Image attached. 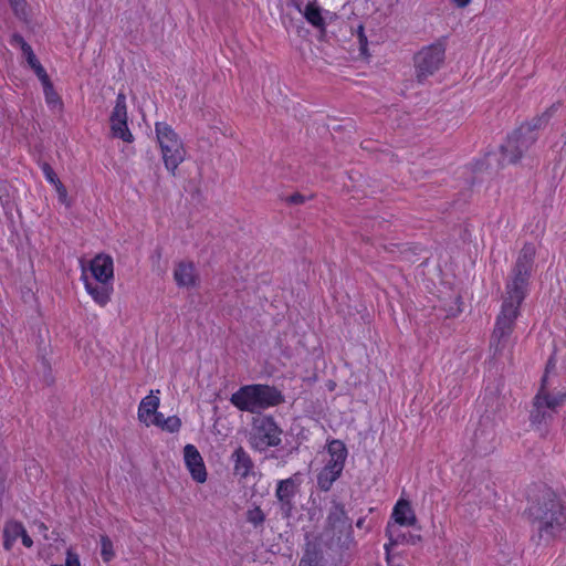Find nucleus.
Segmentation results:
<instances>
[{"mask_svg": "<svg viewBox=\"0 0 566 566\" xmlns=\"http://www.w3.org/2000/svg\"><path fill=\"white\" fill-rule=\"evenodd\" d=\"M43 85V91H44V96H45V101L46 103L52 106V107H56V106H61V99H60V96L57 95V93L54 91L53 88V85L51 83V81H48L45 83H42Z\"/></svg>", "mask_w": 566, "mask_h": 566, "instance_id": "26", "label": "nucleus"}, {"mask_svg": "<svg viewBox=\"0 0 566 566\" xmlns=\"http://www.w3.org/2000/svg\"><path fill=\"white\" fill-rule=\"evenodd\" d=\"M535 253L533 244H524L506 282L501 312L497 315L491 338L494 355H501L509 346L515 319L520 314V306L527 294Z\"/></svg>", "mask_w": 566, "mask_h": 566, "instance_id": "1", "label": "nucleus"}, {"mask_svg": "<svg viewBox=\"0 0 566 566\" xmlns=\"http://www.w3.org/2000/svg\"><path fill=\"white\" fill-rule=\"evenodd\" d=\"M531 515L537 521L538 533L546 539L566 536V506L551 490H544L537 502L530 507Z\"/></svg>", "mask_w": 566, "mask_h": 566, "instance_id": "2", "label": "nucleus"}, {"mask_svg": "<svg viewBox=\"0 0 566 566\" xmlns=\"http://www.w3.org/2000/svg\"><path fill=\"white\" fill-rule=\"evenodd\" d=\"M24 531V526L15 521H10L6 523L4 530H3V536H4V548L11 549L14 542L21 537V534Z\"/></svg>", "mask_w": 566, "mask_h": 566, "instance_id": "21", "label": "nucleus"}, {"mask_svg": "<svg viewBox=\"0 0 566 566\" xmlns=\"http://www.w3.org/2000/svg\"><path fill=\"white\" fill-rule=\"evenodd\" d=\"M83 281L87 293L92 296V298L101 306H105L113 293V284L104 283V282H93L91 281L85 273H83Z\"/></svg>", "mask_w": 566, "mask_h": 566, "instance_id": "14", "label": "nucleus"}, {"mask_svg": "<svg viewBox=\"0 0 566 566\" xmlns=\"http://www.w3.org/2000/svg\"><path fill=\"white\" fill-rule=\"evenodd\" d=\"M90 270L95 281L112 283L114 277V264L109 255H96L91 261Z\"/></svg>", "mask_w": 566, "mask_h": 566, "instance_id": "13", "label": "nucleus"}, {"mask_svg": "<svg viewBox=\"0 0 566 566\" xmlns=\"http://www.w3.org/2000/svg\"><path fill=\"white\" fill-rule=\"evenodd\" d=\"M231 460L233 462V472L235 475L244 479L252 473L254 468L253 461L242 447H238L233 451Z\"/></svg>", "mask_w": 566, "mask_h": 566, "instance_id": "17", "label": "nucleus"}, {"mask_svg": "<svg viewBox=\"0 0 566 566\" xmlns=\"http://www.w3.org/2000/svg\"><path fill=\"white\" fill-rule=\"evenodd\" d=\"M10 4L13 8L15 13L24 12V7H25L24 0H10Z\"/></svg>", "mask_w": 566, "mask_h": 566, "instance_id": "37", "label": "nucleus"}, {"mask_svg": "<svg viewBox=\"0 0 566 566\" xmlns=\"http://www.w3.org/2000/svg\"><path fill=\"white\" fill-rule=\"evenodd\" d=\"M247 520L254 526H259V525L263 524V522L265 520V515L259 506H255L248 511Z\"/></svg>", "mask_w": 566, "mask_h": 566, "instance_id": "28", "label": "nucleus"}, {"mask_svg": "<svg viewBox=\"0 0 566 566\" xmlns=\"http://www.w3.org/2000/svg\"><path fill=\"white\" fill-rule=\"evenodd\" d=\"M159 390H151L150 395L144 397L138 407V419L146 426H150V417L158 411L160 399Z\"/></svg>", "mask_w": 566, "mask_h": 566, "instance_id": "16", "label": "nucleus"}, {"mask_svg": "<svg viewBox=\"0 0 566 566\" xmlns=\"http://www.w3.org/2000/svg\"><path fill=\"white\" fill-rule=\"evenodd\" d=\"M174 280L179 287L195 289L199 285V274L192 262H178L174 270Z\"/></svg>", "mask_w": 566, "mask_h": 566, "instance_id": "12", "label": "nucleus"}, {"mask_svg": "<svg viewBox=\"0 0 566 566\" xmlns=\"http://www.w3.org/2000/svg\"><path fill=\"white\" fill-rule=\"evenodd\" d=\"M342 473L324 467L317 475V486L321 491L327 492Z\"/></svg>", "mask_w": 566, "mask_h": 566, "instance_id": "22", "label": "nucleus"}, {"mask_svg": "<svg viewBox=\"0 0 566 566\" xmlns=\"http://www.w3.org/2000/svg\"><path fill=\"white\" fill-rule=\"evenodd\" d=\"M53 186H54V188H55V190L57 192L60 201L65 203L66 199H67V190H66V188L63 186V184L61 181L56 182Z\"/></svg>", "mask_w": 566, "mask_h": 566, "instance_id": "34", "label": "nucleus"}, {"mask_svg": "<svg viewBox=\"0 0 566 566\" xmlns=\"http://www.w3.org/2000/svg\"><path fill=\"white\" fill-rule=\"evenodd\" d=\"M283 431L270 416L253 418L249 433V443L256 451H265L271 447H277L282 442Z\"/></svg>", "mask_w": 566, "mask_h": 566, "instance_id": "7", "label": "nucleus"}, {"mask_svg": "<svg viewBox=\"0 0 566 566\" xmlns=\"http://www.w3.org/2000/svg\"><path fill=\"white\" fill-rule=\"evenodd\" d=\"M21 539H22V543L25 547H31L33 542L31 539V537L28 535L27 531L24 530L23 533L21 534Z\"/></svg>", "mask_w": 566, "mask_h": 566, "instance_id": "39", "label": "nucleus"}, {"mask_svg": "<svg viewBox=\"0 0 566 566\" xmlns=\"http://www.w3.org/2000/svg\"><path fill=\"white\" fill-rule=\"evenodd\" d=\"M386 535L389 537V544L385 545V548L388 551L389 546H396L399 544H411L416 545L421 541V536L418 534H398L394 535L392 528L390 524L386 527Z\"/></svg>", "mask_w": 566, "mask_h": 566, "instance_id": "20", "label": "nucleus"}, {"mask_svg": "<svg viewBox=\"0 0 566 566\" xmlns=\"http://www.w3.org/2000/svg\"><path fill=\"white\" fill-rule=\"evenodd\" d=\"M166 418L161 412H156L150 417V424H154L156 427H159L163 429V423L165 422Z\"/></svg>", "mask_w": 566, "mask_h": 566, "instance_id": "36", "label": "nucleus"}, {"mask_svg": "<svg viewBox=\"0 0 566 566\" xmlns=\"http://www.w3.org/2000/svg\"><path fill=\"white\" fill-rule=\"evenodd\" d=\"M155 132L164 165L171 175H175L178 166L186 158V148L184 143L178 134L167 123L157 122L155 124Z\"/></svg>", "mask_w": 566, "mask_h": 566, "instance_id": "5", "label": "nucleus"}, {"mask_svg": "<svg viewBox=\"0 0 566 566\" xmlns=\"http://www.w3.org/2000/svg\"><path fill=\"white\" fill-rule=\"evenodd\" d=\"M31 69L34 71L41 83H45L50 81L49 75L44 67L41 65L40 62H38L35 65L31 66Z\"/></svg>", "mask_w": 566, "mask_h": 566, "instance_id": "31", "label": "nucleus"}, {"mask_svg": "<svg viewBox=\"0 0 566 566\" xmlns=\"http://www.w3.org/2000/svg\"><path fill=\"white\" fill-rule=\"evenodd\" d=\"M36 526H38V530L40 532H46L48 531V527L43 523H38Z\"/></svg>", "mask_w": 566, "mask_h": 566, "instance_id": "42", "label": "nucleus"}, {"mask_svg": "<svg viewBox=\"0 0 566 566\" xmlns=\"http://www.w3.org/2000/svg\"><path fill=\"white\" fill-rule=\"evenodd\" d=\"M307 542L305 545L303 557L301 558L300 566H322V549L319 547L318 538L310 539V536L306 537Z\"/></svg>", "mask_w": 566, "mask_h": 566, "instance_id": "18", "label": "nucleus"}, {"mask_svg": "<svg viewBox=\"0 0 566 566\" xmlns=\"http://www.w3.org/2000/svg\"><path fill=\"white\" fill-rule=\"evenodd\" d=\"M51 566H62V565H56V564H54V565H51Z\"/></svg>", "mask_w": 566, "mask_h": 566, "instance_id": "44", "label": "nucleus"}, {"mask_svg": "<svg viewBox=\"0 0 566 566\" xmlns=\"http://www.w3.org/2000/svg\"><path fill=\"white\" fill-rule=\"evenodd\" d=\"M391 516L395 522L401 526H412L417 522L415 512L406 500H399L397 502Z\"/></svg>", "mask_w": 566, "mask_h": 566, "instance_id": "19", "label": "nucleus"}, {"mask_svg": "<svg viewBox=\"0 0 566 566\" xmlns=\"http://www.w3.org/2000/svg\"><path fill=\"white\" fill-rule=\"evenodd\" d=\"M65 565L66 566H81V562H80L77 554H75L71 549H69L66 553Z\"/></svg>", "mask_w": 566, "mask_h": 566, "instance_id": "33", "label": "nucleus"}, {"mask_svg": "<svg viewBox=\"0 0 566 566\" xmlns=\"http://www.w3.org/2000/svg\"><path fill=\"white\" fill-rule=\"evenodd\" d=\"M53 186H54V188H55V190L57 192L60 201L65 203L66 199H67V190H66V188L63 186V184L61 181L56 182Z\"/></svg>", "mask_w": 566, "mask_h": 566, "instance_id": "35", "label": "nucleus"}, {"mask_svg": "<svg viewBox=\"0 0 566 566\" xmlns=\"http://www.w3.org/2000/svg\"><path fill=\"white\" fill-rule=\"evenodd\" d=\"M555 107L552 106L542 116L535 118L532 123L522 125L509 136L505 144L501 146L503 163L515 164L530 149L537 139L535 129L546 125Z\"/></svg>", "mask_w": 566, "mask_h": 566, "instance_id": "4", "label": "nucleus"}, {"mask_svg": "<svg viewBox=\"0 0 566 566\" xmlns=\"http://www.w3.org/2000/svg\"><path fill=\"white\" fill-rule=\"evenodd\" d=\"M563 402V395L551 396L542 386L541 390L534 398V411L532 412L533 422H542L547 418H552L555 409Z\"/></svg>", "mask_w": 566, "mask_h": 566, "instance_id": "9", "label": "nucleus"}, {"mask_svg": "<svg viewBox=\"0 0 566 566\" xmlns=\"http://www.w3.org/2000/svg\"><path fill=\"white\" fill-rule=\"evenodd\" d=\"M12 43L20 46V49L23 51L24 48L30 46L20 34H13L12 35Z\"/></svg>", "mask_w": 566, "mask_h": 566, "instance_id": "38", "label": "nucleus"}, {"mask_svg": "<svg viewBox=\"0 0 566 566\" xmlns=\"http://www.w3.org/2000/svg\"><path fill=\"white\" fill-rule=\"evenodd\" d=\"M181 428V420L177 416H170L166 418L165 422L163 423V430L175 433L178 432Z\"/></svg>", "mask_w": 566, "mask_h": 566, "instance_id": "29", "label": "nucleus"}, {"mask_svg": "<svg viewBox=\"0 0 566 566\" xmlns=\"http://www.w3.org/2000/svg\"><path fill=\"white\" fill-rule=\"evenodd\" d=\"M453 2L457 4V7L464 8L471 2V0H453Z\"/></svg>", "mask_w": 566, "mask_h": 566, "instance_id": "41", "label": "nucleus"}, {"mask_svg": "<svg viewBox=\"0 0 566 566\" xmlns=\"http://www.w3.org/2000/svg\"><path fill=\"white\" fill-rule=\"evenodd\" d=\"M305 19L316 28H323L325 25L324 18L321 14V10L313 3H308L304 10Z\"/></svg>", "mask_w": 566, "mask_h": 566, "instance_id": "25", "label": "nucleus"}, {"mask_svg": "<svg viewBox=\"0 0 566 566\" xmlns=\"http://www.w3.org/2000/svg\"><path fill=\"white\" fill-rule=\"evenodd\" d=\"M231 403L241 411L260 412L284 401L282 394L268 385H245L232 394Z\"/></svg>", "mask_w": 566, "mask_h": 566, "instance_id": "3", "label": "nucleus"}, {"mask_svg": "<svg viewBox=\"0 0 566 566\" xmlns=\"http://www.w3.org/2000/svg\"><path fill=\"white\" fill-rule=\"evenodd\" d=\"M301 484V474L296 473L293 476L281 480L277 483L275 496L281 503L282 510L287 512L292 509V500L297 492V489Z\"/></svg>", "mask_w": 566, "mask_h": 566, "instance_id": "11", "label": "nucleus"}, {"mask_svg": "<svg viewBox=\"0 0 566 566\" xmlns=\"http://www.w3.org/2000/svg\"><path fill=\"white\" fill-rule=\"evenodd\" d=\"M352 521L342 503L333 502L323 532L328 545L348 546L353 541Z\"/></svg>", "mask_w": 566, "mask_h": 566, "instance_id": "6", "label": "nucleus"}, {"mask_svg": "<svg viewBox=\"0 0 566 566\" xmlns=\"http://www.w3.org/2000/svg\"><path fill=\"white\" fill-rule=\"evenodd\" d=\"M111 122H120L127 120V106H126V96L124 93H118L116 97V103L111 114Z\"/></svg>", "mask_w": 566, "mask_h": 566, "instance_id": "23", "label": "nucleus"}, {"mask_svg": "<svg viewBox=\"0 0 566 566\" xmlns=\"http://www.w3.org/2000/svg\"><path fill=\"white\" fill-rule=\"evenodd\" d=\"M101 555L106 563L112 560L115 556L113 543L109 537L105 535L101 537Z\"/></svg>", "mask_w": 566, "mask_h": 566, "instance_id": "27", "label": "nucleus"}, {"mask_svg": "<svg viewBox=\"0 0 566 566\" xmlns=\"http://www.w3.org/2000/svg\"><path fill=\"white\" fill-rule=\"evenodd\" d=\"M22 53H23L28 64L30 65V67L35 65L39 62L35 54L33 53V50L31 46L24 48Z\"/></svg>", "mask_w": 566, "mask_h": 566, "instance_id": "32", "label": "nucleus"}, {"mask_svg": "<svg viewBox=\"0 0 566 566\" xmlns=\"http://www.w3.org/2000/svg\"><path fill=\"white\" fill-rule=\"evenodd\" d=\"M41 169L45 176V179L52 184V185H55L56 182L60 181V179L57 178L56 174L54 172L53 168L48 164V163H43L41 165Z\"/></svg>", "mask_w": 566, "mask_h": 566, "instance_id": "30", "label": "nucleus"}, {"mask_svg": "<svg viewBox=\"0 0 566 566\" xmlns=\"http://www.w3.org/2000/svg\"><path fill=\"white\" fill-rule=\"evenodd\" d=\"M111 130L115 138H120L126 143H132L134 140L133 134L128 129L127 120L111 122Z\"/></svg>", "mask_w": 566, "mask_h": 566, "instance_id": "24", "label": "nucleus"}, {"mask_svg": "<svg viewBox=\"0 0 566 566\" xmlns=\"http://www.w3.org/2000/svg\"><path fill=\"white\" fill-rule=\"evenodd\" d=\"M444 61V48L441 44H432L423 48L415 56L416 78L423 83L433 75Z\"/></svg>", "mask_w": 566, "mask_h": 566, "instance_id": "8", "label": "nucleus"}, {"mask_svg": "<svg viewBox=\"0 0 566 566\" xmlns=\"http://www.w3.org/2000/svg\"><path fill=\"white\" fill-rule=\"evenodd\" d=\"M327 451L329 454V460L325 467L342 473L347 458V449L345 444L339 440H333L328 444Z\"/></svg>", "mask_w": 566, "mask_h": 566, "instance_id": "15", "label": "nucleus"}, {"mask_svg": "<svg viewBox=\"0 0 566 566\" xmlns=\"http://www.w3.org/2000/svg\"><path fill=\"white\" fill-rule=\"evenodd\" d=\"M303 201H304L303 196H302V195H298V193L293 195V196H291V197L289 198V202H291V203H295V205H297V203H302Z\"/></svg>", "mask_w": 566, "mask_h": 566, "instance_id": "40", "label": "nucleus"}, {"mask_svg": "<svg viewBox=\"0 0 566 566\" xmlns=\"http://www.w3.org/2000/svg\"><path fill=\"white\" fill-rule=\"evenodd\" d=\"M364 523H365V518H359L357 522H356V526L361 528L364 526Z\"/></svg>", "mask_w": 566, "mask_h": 566, "instance_id": "43", "label": "nucleus"}, {"mask_svg": "<svg viewBox=\"0 0 566 566\" xmlns=\"http://www.w3.org/2000/svg\"><path fill=\"white\" fill-rule=\"evenodd\" d=\"M184 459L191 478L198 482L203 483L207 480V470L197 448L192 444H187L184 448Z\"/></svg>", "mask_w": 566, "mask_h": 566, "instance_id": "10", "label": "nucleus"}]
</instances>
